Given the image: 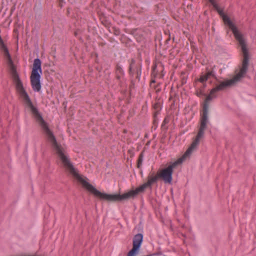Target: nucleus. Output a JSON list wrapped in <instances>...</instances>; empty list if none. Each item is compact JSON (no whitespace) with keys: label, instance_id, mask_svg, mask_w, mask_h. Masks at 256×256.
<instances>
[{"label":"nucleus","instance_id":"6e6552de","mask_svg":"<svg viewBox=\"0 0 256 256\" xmlns=\"http://www.w3.org/2000/svg\"><path fill=\"white\" fill-rule=\"evenodd\" d=\"M136 61L134 58L131 59L130 66H129V74L132 77L134 76L135 74V72H136V66L137 64H136Z\"/></svg>","mask_w":256,"mask_h":256},{"label":"nucleus","instance_id":"4468645a","mask_svg":"<svg viewBox=\"0 0 256 256\" xmlns=\"http://www.w3.org/2000/svg\"><path fill=\"white\" fill-rule=\"evenodd\" d=\"M208 80V78L206 76L205 74H202L200 76V78L198 80V81L202 83H204L206 82Z\"/></svg>","mask_w":256,"mask_h":256},{"label":"nucleus","instance_id":"f8f14e48","mask_svg":"<svg viewBox=\"0 0 256 256\" xmlns=\"http://www.w3.org/2000/svg\"><path fill=\"white\" fill-rule=\"evenodd\" d=\"M153 108L155 110L154 116L156 117V116L158 114L160 110V103L156 102L155 103L153 106Z\"/></svg>","mask_w":256,"mask_h":256},{"label":"nucleus","instance_id":"f3484780","mask_svg":"<svg viewBox=\"0 0 256 256\" xmlns=\"http://www.w3.org/2000/svg\"><path fill=\"white\" fill-rule=\"evenodd\" d=\"M196 96H205L204 90L202 89L200 90V92H196Z\"/></svg>","mask_w":256,"mask_h":256},{"label":"nucleus","instance_id":"20e7f679","mask_svg":"<svg viewBox=\"0 0 256 256\" xmlns=\"http://www.w3.org/2000/svg\"><path fill=\"white\" fill-rule=\"evenodd\" d=\"M41 64V61L39 58L34 60L30 80L32 87L34 92H39L41 89L40 77L42 74Z\"/></svg>","mask_w":256,"mask_h":256},{"label":"nucleus","instance_id":"f257e3e1","mask_svg":"<svg viewBox=\"0 0 256 256\" xmlns=\"http://www.w3.org/2000/svg\"><path fill=\"white\" fill-rule=\"evenodd\" d=\"M52 147L58 158L61 160L66 170L68 171L78 182H80L84 188L100 200L115 202L134 199L136 198L140 193L143 192L146 188H151L152 185L156 182L158 180L160 179L158 173L156 174L154 172H152L149 174L148 176L147 182L144 183L135 190H130L122 194H108L102 192L96 189L92 185L86 182L82 176L78 173V170L74 167L70 159L66 154L65 150L60 144L58 143L53 134Z\"/></svg>","mask_w":256,"mask_h":256},{"label":"nucleus","instance_id":"1a4fd4ad","mask_svg":"<svg viewBox=\"0 0 256 256\" xmlns=\"http://www.w3.org/2000/svg\"><path fill=\"white\" fill-rule=\"evenodd\" d=\"M0 49L4 52L5 56L9 60L10 62L12 63V60H11L8 50L6 44H4V42H2V44H0Z\"/></svg>","mask_w":256,"mask_h":256},{"label":"nucleus","instance_id":"9d476101","mask_svg":"<svg viewBox=\"0 0 256 256\" xmlns=\"http://www.w3.org/2000/svg\"><path fill=\"white\" fill-rule=\"evenodd\" d=\"M136 72L135 74H136V78H137L138 80H140L141 74H142V65L139 64H138L136 66Z\"/></svg>","mask_w":256,"mask_h":256},{"label":"nucleus","instance_id":"412c9836","mask_svg":"<svg viewBox=\"0 0 256 256\" xmlns=\"http://www.w3.org/2000/svg\"><path fill=\"white\" fill-rule=\"evenodd\" d=\"M155 82H156V81L154 79L150 81V86H152V84H154Z\"/></svg>","mask_w":256,"mask_h":256},{"label":"nucleus","instance_id":"423d86ee","mask_svg":"<svg viewBox=\"0 0 256 256\" xmlns=\"http://www.w3.org/2000/svg\"><path fill=\"white\" fill-rule=\"evenodd\" d=\"M182 162L181 159H178L172 162L167 168L158 170L157 173L159 178L162 180L164 183L170 184L172 180V174L174 168Z\"/></svg>","mask_w":256,"mask_h":256},{"label":"nucleus","instance_id":"39448f33","mask_svg":"<svg viewBox=\"0 0 256 256\" xmlns=\"http://www.w3.org/2000/svg\"><path fill=\"white\" fill-rule=\"evenodd\" d=\"M206 124L207 123L200 122V127L195 139L194 140L190 146L186 150L184 155L178 158L181 159L182 162L186 158L189 157L192 152L197 148L199 144L200 138L204 136V130L206 128Z\"/></svg>","mask_w":256,"mask_h":256},{"label":"nucleus","instance_id":"2eb2a0df","mask_svg":"<svg viewBox=\"0 0 256 256\" xmlns=\"http://www.w3.org/2000/svg\"><path fill=\"white\" fill-rule=\"evenodd\" d=\"M206 76V78H208V79L210 78V76H212V77H214L215 76L214 74V72L212 70H211V71H208L206 74H205Z\"/></svg>","mask_w":256,"mask_h":256},{"label":"nucleus","instance_id":"a211bd4d","mask_svg":"<svg viewBox=\"0 0 256 256\" xmlns=\"http://www.w3.org/2000/svg\"><path fill=\"white\" fill-rule=\"evenodd\" d=\"M114 28V32L115 35L118 36L120 34V30H119V29H116V28Z\"/></svg>","mask_w":256,"mask_h":256},{"label":"nucleus","instance_id":"f03ea898","mask_svg":"<svg viewBox=\"0 0 256 256\" xmlns=\"http://www.w3.org/2000/svg\"><path fill=\"white\" fill-rule=\"evenodd\" d=\"M248 66L242 64L239 72L232 78L229 80L222 82L219 85L211 90L210 94L206 96L202 108V113L200 122L207 123L208 122V103L216 97V92L222 90L227 86L234 85L240 81L244 78L248 70Z\"/></svg>","mask_w":256,"mask_h":256},{"label":"nucleus","instance_id":"6ab92c4d","mask_svg":"<svg viewBox=\"0 0 256 256\" xmlns=\"http://www.w3.org/2000/svg\"><path fill=\"white\" fill-rule=\"evenodd\" d=\"M218 12V14L222 17L224 16V15H225L223 10H221L220 8L218 10H216Z\"/></svg>","mask_w":256,"mask_h":256},{"label":"nucleus","instance_id":"dca6fc26","mask_svg":"<svg viewBox=\"0 0 256 256\" xmlns=\"http://www.w3.org/2000/svg\"><path fill=\"white\" fill-rule=\"evenodd\" d=\"M210 4L216 10H218L220 8L218 6L214 0H210Z\"/></svg>","mask_w":256,"mask_h":256},{"label":"nucleus","instance_id":"aec40b11","mask_svg":"<svg viewBox=\"0 0 256 256\" xmlns=\"http://www.w3.org/2000/svg\"><path fill=\"white\" fill-rule=\"evenodd\" d=\"M121 76V74H116V78L118 80H120V79Z\"/></svg>","mask_w":256,"mask_h":256},{"label":"nucleus","instance_id":"9b49d317","mask_svg":"<svg viewBox=\"0 0 256 256\" xmlns=\"http://www.w3.org/2000/svg\"><path fill=\"white\" fill-rule=\"evenodd\" d=\"M144 158V151H142L139 155L138 162H137V168H141Z\"/></svg>","mask_w":256,"mask_h":256},{"label":"nucleus","instance_id":"ddd939ff","mask_svg":"<svg viewBox=\"0 0 256 256\" xmlns=\"http://www.w3.org/2000/svg\"><path fill=\"white\" fill-rule=\"evenodd\" d=\"M116 74H124V72L122 68L118 64H117L116 68Z\"/></svg>","mask_w":256,"mask_h":256},{"label":"nucleus","instance_id":"0eeeda50","mask_svg":"<svg viewBox=\"0 0 256 256\" xmlns=\"http://www.w3.org/2000/svg\"><path fill=\"white\" fill-rule=\"evenodd\" d=\"M143 240V235L142 234H136L133 238L132 246L140 249Z\"/></svg>","mask_w":256,"mask_h":256},{"label":"nucleus","instance_id":"4be33fe9","mask_svg":"<svg viewBox=\"0 0 256 256\" xmlns=\"http://www.w3.org/2000/svg\"><path fill=\"white\" fill-rule=\"evenodd\" d=\"M202 84H203L202 86V88L200 89L203 90L205 88V87L206 86V83H204V82L202 83Z\"/></svg>","mask_w":256,"mask_h":256},{"label":"nucleus","instance_id":"7ed1b4c3","mask_svg":"<svg viewBox=\"0 0 256 256\" xmlns=\"http://www.w3.org/2000/svg\"><path fill=\"white\" fill-rule=\"evenodd\" d=\"M224 22L226 24L230 29L232 32L236 39L238 42V45L241 48L243 54L242 64L249 66V53L247 48V44L246 40L242 34L238 30L236 26L232 23L230 18L226 15L222 16Z\"/></svg>","mask_w":256,"mask_h":256}]
</instances>
